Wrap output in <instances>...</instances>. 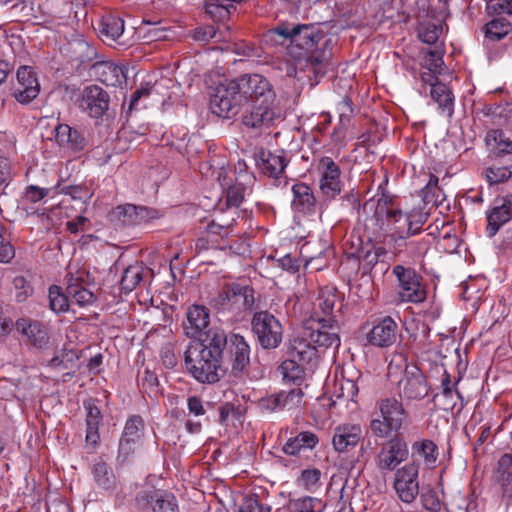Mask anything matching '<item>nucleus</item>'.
<instances>
[{
	"label": "nucleus",
	"mask_w": 512,
	"mask_h": 512,
	"mask_svg": "<svg viewBox=\"0 0 512 512\" xmlns=\"http://www.w3.org/2000/svg\"><path fill=\"white\" fill-rule=\"evenodd\" d=\"M304 393L301 388L296 387L288 391L281 390L278 393L262 397L259 400V407L265 412L276 410H293L301 406Z\"/></svg>",
	"instance_id": "obj_25"
},
{
	"label": "nucleus",
	"mask_w": 512,
	"mask_h": 512,
	"mask_svg": "<svg viewBox=\"0 0 512 512\" xmlns=\"http://www.w3.org/2000/svg\"><path fill=\"white\" fill-rule=\"evenodd\" d=\"M66 292L77 305L84 307L94 303L96 297L87 286L92 283V277L89 271L77 269L75 272L69 271L65 277Z\"/></svg>",
	"instance_id": "obj_21"
},
{
	"label": "nucleus",
	"mask_w": 512,
	"mask_h": 512,
	"mask_svg": "<svg viewBox=\"0 0 512 512\" xmlns=\"http://www.w3.org/2000/svg\"><path fill=\"white\" fill-rule=\"evenodd\" d=\"M392 274L397 280V299L400 303L418 304L426 300V285L414 268L398 264L393 267Z\"/></svg>",
	"instance_id": "obj_10"
},
{
	"label": "nucleus",
	"mask_w": 512,
	"mask_h": 512,
	"mask_svg": "<svg viewBox=\"0 0 512 512\" xmlns=\"http://www.w3.org/2000/svg\"><path fill=\"white\" fill-rule=\"evenodd\" d=\"M512 219V194L497 198L492 208L487 212L486 233L493 237L499 229Z\"/></svg>",
	"instance_id": "obj_28"
},
{
	"label": "nucleus",
	"mask_w": 512,
	"mask_h": 512,
	"mask_svg": "<svg viewBox=\"0 0 512 512\" xmlns=\"http://www.w3.org/2000/svg\"><path fill=\"white\" fill-rule=\"evenodd\" d=\"M392 198L382 195L377 202L369 200L363 210L372 212L364 220V233L369 242L385 245L394 256L399 255L404 247L416 246L419 253L427 250V241H408L416 235L410 221L401 209L393 206Z\"/></svg>",
	"instance_id": "obj_1"
},
{
	"label": "nucleus",
	"mask_w": 512,
	"mask_h": 512,
	"mask_svg": "<svg viewBox=\"0 0 512 512\" xmlns=\"http://www.w3.org/2000/svg\"><path fill=\"white\" fill-rule=\"evenodd\" d=\"M53 136L60 147L79 152L84 150L87 141L84 135L68 124L58 123L53 130Z\"/></svg>",
	"instance_id": "obj_34"
},
{
	"label": "nucleus",
	"mask_w": 512,
	"mask_h": 512,
	"mask_svg": "<svg viewBox=\"0 0 512 512\" xmlns=\"http://www.w3.org/2000/svg\"><path fill=\"white\" fill-rule=\"evenodd\" d=\"M292 45L288 53L299 69L312 73L315 78L326 73V48L329 40L325 33L311 24H297L292 27Z\"/></svg>",
	"instance_id": "obj_3"
},
{
	"label": "nucleus",
	"mask_w": 512,
	"mask_h": 512,
	"mask_svg": "<svg viewBox=\"0 0 512 512\" xmlns=\"http://www.w3.org/2000/svg\"><path fill=\"white\" fill-rule=\"evenodd\" d=\"M86 410V443L96 447L100 441L99 425L102 421L100 409L93 403H84Z\"/></svg>",
	"instance_id": "obj_38"
},
{
	"label": "nucleus",
	"mask_w": 512,
	"mask_h": 512,
	"mask_svg": "<svg viewBox=\"0 0 512 512\" xmlns=\"http://www.w3.org/2000/svg\"><path fill=\"white\" fill-rule=\"evenodd\" d=\"M216 37V29L212 25H205L197 27L193 31V39L195 41L208 43L210 40Z\"/></svg>",
	"instance_id": "obj_64"
},
{
	"label": "nucleus",
	"mask_w": 512,
	"mask_h": 512,
	"mask_svg": "<svg viewBox=\"0 0 512 512\" xmlns=\"http://www.w3.org/2000/svg\"><path fill=\"white\" fill-rule=\"evenodd\" d=\"M412 462H423L425 467L433 469L436 466L439 457V448L437 444L430 439H421L411 445Z\"/></svg>",
	"instance_id": "obj_35"
},
{
	"label": "nucleus",
	"mask_w": 512,
	"mask_h": 512,
	"mask_svg": "<svg viewBox=\"0 0 512 512\" xmlns=\"http://www.w3.org/2000/svg\"><path fill=\"white\" fill-rule=\"evenodd\" d=\"M16 330L33 346L43 348L48 344L49 336L43 325L36 320L19 318L15 322Z\"/></svg>",
	"instance_id": "obj_33"
},
{
	"label": "nucleus",
	"mask_w": 512,
	"mask_h": 512,
	"mask_svg": "<svg viewBox=\"0 0 512 512\" xmlns=\"http://www.w3.org/2000/svg\"><path fill=\"white\" fill-rule=\"evenodd\" d=\"M231 8L234 6L223 5L222 2H205V11L216 22H222L229 18Z\"/></svg>",
	"instance_id": "obj_52"
},
{
	"label": "nucleus",
	"mask_w": 512,
	"mask_h": 512,
	"mask_svg": "<svg viewBox=\"0 0 512 512\" xmlns=\"http://www.w3.org/2000/svg\"><path fill=\"white\" fill-rule=\"evenodd\" d=\"M388 252V248L383 244H375L374 251H367L364 256L365 265L368 269H372L379 261L380 257H384Z\"/></svg>",
	"instance_id": "obj_60"
},
{
	"label": "nucleus",
	"mask_w": 512,
	"mask_h": 512,
	"mask_svg": "<svg viewBox=\"0 0 512 512\" xmlns=\"http://www.w3.org/2000/svg\"><path fill=\"white\" fill-rule=\"evenodd\" d=\"M213 334H222L225 343L220 346L221 357L226 356L235 376L241 375L250 363V346L245 338L236 333L227 335L224 330L212 328Z\"/></svg>",
	"instance_id": "obj_13"
},
{
	"label": "nucleus",
	"mask_w": 512,
	"mask_h": 512,
	"mask_svg": "<svg viewBox=\"0 0 512 512\" xmlns=\"http://www.w3.org/2000/svg\"><path fill=\"white\" fill-rule=\"evenodd\" d=\"M430 96L438 105L441 114L451 118L454 114V94L445 83L434 84L430 89Z\"/></svg>",
	"instance_id": "obj_40"
},
{
	"label": "nucleus",
	"mask_w": 512,
	"mask_h": 512,
	"mask_svg": "<svg viewBox=\"0 0 512 512\" xmlns=\"http://www.w3.org/2000/svg\"><path fill=\"white\" fill-rule=\"evenodd\" d=\"M339 345L340 338L336 331L321 330L305 321L302 331L290 340L288 354L301 363L309 364L317 358L318 348Z\"/></svg>",
	"instance_id": "obj_4"
},
{
	"label": "nucleus",
	"mask_w": 512,
	"mask_h": 512,
	"mask_svg": "<svg viewBox=\"0 0 512 512\" xmlns=\"http://www.w3.org/2000/svg\"><path fill=\"white\" fill-rule=\"evenodd\" d=\"M319 443V437L312 431H301L290 437L282 447L284 454L299 456L302 452L313 450Z\"/></svg>",
	"instance_id": "obj_36"
},
{
	"label": "nucleus",
	"mask_w": 512,
	"mask_h": 512,
	"mask_svg": "<svg viewBox=\"0 0 512 512\" xmlns=\"http://www.w3.org/2000/svg\"><path fill=\"white\" fill-rule=\"evenodd\" d=\"M293 195L292 209L303 215H313L316 212L317 198L313 188L305 182H297L291 188Z\"/></svg>",
	"instance_id": "obj_29"
},
{
	"label": "nucleus",
	"mask_w": 512,
	"mask_h": 512,
	"mask_svg": "<svg viewBox=\"0 0 512 512\" xmlns=\"http://www.w3.org/2000/svg\"><path fill=\"white\" fill-rule=\"evenodd\" d=\"M225 343L222 334H213L212 329L202 341H191L184 351L187 372L199 383L214 384L226 373L220 346Z\"/></svg>",
	"instance_id": "obj_2"
},
{
	"label": "nucleus",
	"mask_w": 512,
	"mask_h": 512,
	"mask_svg": "<svg viewBox=\"0 0 512 512\" xmlns=\"http://www.w3.org/2000/svg\"><path fill=\"white\" fill-rule=\"evenodd\" d=\"M304 364L305 363H301L297 359L289 356V359L284 360L279 366L283 379L294 384H299L305 375Z\"/></svg>",
	"instance_id": "obj_45"
},
{
	"label": "nucleus",
	"mask_w": 512,
	"mask_h": 512,
	"mask_svg": "<svg viewBox=\"0 0 512 512\" xmlns=\"http://www.w3.org/2000/svg\"><path fill=\"white\" fill-rule=\"evenodd\" d=\"M149 271L140 263L129 265L123 272L120 287L124 293H130L141 283Z\"/></svg>",
	"instance_id": "obj_41"
},
{
	"label": "nucleus",
	"mask_w": 512,
	"mask_h": 512,
	"mask_svg": "<svg viewBox=\"0 0 512 512\" xmlns=\"http://www.w3.org/2000/svg\"><path fill=\"white\" fill-rule=\"evenodd\" d=\"M244 104L273 103L275 92L269 80L263 75L244 74L236 78Z\"/></svg>",
	"instance_id": "obj_16"
},
{
	"label": "nucleus",
	"mask_w": 512,
	"mask_h": 512,
	"mask_svg": "<svg viewBox=\"0 0 512 512\" xmlns=\"http://www.w3.org/2000/svg\"><path fill=\"white\" fill-rule=\"evenodd\" d=\"M109 94L98 85L84 88L78 100L80 110L91 118H101L109 108Z\"/></svg>",
	"instance_id": "obj_22"
},
{
	"label": "nucleus",
	"mask_w": 512,
	"mask_h": 512,
	"mask_svg": "<svg viewBox=\"0 0 512 512\" xmlns=\"http://www.w3.org/2000/svg\"><path fill=\"white\" fill-rule=\"evenodd\" d=\"M288 161L280 153L269 152L265 158L262 159L261 171L268 177L277 179L283 174Z\"/></svg>",
	"instance_id": "obj_43"
},
{
	"label": "nucleus",
	"mask_w": 512,
	"mask_h": 512,
	"mask_svg": "<svg viewBox=\"0 0 512 512\" xmlns=\"http://www.w3.org/2000/svg\"><path fill=\"white\" fill-rule=\"evenodd\" d=\"M245 187L241 183L230 185L226 189V206L238 208L244 200Z\"/></svg>",
	"instance_id": "obj_54"
},
{
	"label": "nucleus",
	"mask_w": 512,
	"mask_h": 512,
	"mask_svg": "<svg viewBox=\"0 0 512 512\" xmlns=\"http://www.w3.org/2000/svg\"><path fill=\"white\" fill-rule=\"evenodd\" d=\"M409 456L406 441L398 434L382 445L376 456V466L382 472H391L404 462Z\"/></svg>",
	"instance_id": "obj_19"
},
{
	"label": "nucleus",
	"mask_w": 512,
	"mask_h": 512,
	"mask_svg": "<svg viewBox=\"0 0 512 512\" xmlns=\"http://www.w3.org/2000/svg\"><path fill=\"white\" fill-rule=\"evenodd\" d=\"M49 308L55 314L69 311L70 296L58 285H51L48 289Z\"/></svg>",
	"instance_id": "obj_44"
},
{
	"label": "nucleus",
	"mask_w": 512,
	"mask_h": 512,
	"mask_svg": "<svg viewBox=\"0 0 512 512\" xmlns=\"http://www.w3.org/2000/svg\"><path fill=\"white\" fill-rule=\"evenodd\" d=\"M406 215L416 234L422 231V226L425 224L429 217V214L422 208H413L411 211L407 212Z\"/></svg>",
	"instance_id": "obj_58"
},
{
	"label": "nucleus",
	"mask_w": 512,
	"mask_h": 512,
	"mask_svg": "<svg viewBox=\"0 0 512 512\" xmlns=\"http://www.w3.org/2000/svg\"><path fill=\"white\" fill-rule=\"evenodd\" d=\"M244 105L236 79L220 82L211 95L210 107L214 114L222 118L236 116Z\"/></svg>",
	"instance_id": "obj_11"
},
{
	"label": "nucleus",
	"mask_w": 512,
	"mask_h": 512,
	"mask_svg": "<svg viewBox=\"0 0 512 512\" xmlns=\"http://www.w3.org/2000/svg\"><path fill=\"white\" fill-rule=\"evenodd\" d=\"M254 293L250 286L233 283L225 285L213 299V303L218 312L237 317L242 312L252 310L255 303Z\"/></svg>",
	"instance_id": "obj_9"
},
{
	"label": "nucleus",
	"mask_w": 512,
	"mask_h": 512,
	"mask_svg": "<svg viewBox=\"0 0 512 512\" xmlns=\"http://www.w3.org/2000/svg\"><path fill=\"white\" fill-rule=\"evenodd\" d=\"M447 3L437 2L435 6L431 2H422L416 15L418 20V37L426 44H436L447 17Z\"/></svg>",
	"instance_id": "obj_8"
},
{
	"label": "nucleus",
	"mask_w": 512,
	"mask_h": 512,
	"mask_svg": "<svg viewBox=\"0 0 512 512\" xmlns=\"http://www.w3.org/2000/svg\"><path fill=\"white\" fill-rule=\"evenodd\" d=\"M508 137L501 129H491L486 133L485 141L487 145H492L497 149V153L504 145Z\"/></svg>",
	"instance_id": "obj_63"
},
{
	"label": "nucleus",
	"mask_w": 512,
	"mask_h": 512,
	"mask_svg": "<svg viewBox=\"0 0 512 512\" xmlns=\"http://www.w3.org/2000/svg\"><path fill=\"white\" fill-rule=\"evenodd\" d=\"M139 386L148 395L156 394L159 386V379L155 372L145 369L143 375L139 379Z\"/></svg>",
	"instance_id": "obj_56"
},
{
	"label": "nucleus",
	"mask_w": 512,
	"mask_h": 512,
	"mask_svg": "<svg viewBox=\"0 0 512 512\" xmlns=\"http://www.w3.org/2000/svg\"><path fill=\"white\" fill-rule=\"evenodd\" d=\"M91 474L99 489L108 491L116 486V476L112 468L102 459H96L91 466Z\"/></svg>",
	"instance_id": "obj_39"
},
{
	"label": "nucleus",
	"mask_w": 512,
	"mask_h": 512,
	"mask_svg": "<svg viewBox=\"0 0 512 512\" xmlns=\"http://www.w3.org/2000/svg\"><path fill=\"white\" fill-rule=\"evenodd\" d=\"M78 353L73 349H61L49 360L48 366L57 370L73 369L78 360Z\"/></svg>",
	"instance_id": "obj_46"
},
{
	"label": "nucleus",
	"mask_w": 512,
	"mask_h": 512,
	"mask_svg": "<svg viewBox=\"0 0 512 512\" xmlns=\"http://www.w3.org/2000/svg\"><path fill=\"white\" fill-rule=\"evenodd\" d=\"M252 332L258 344L265 350L276 349L283 339L284 328L280 320L269 311L254 313L251 320Z\"/></svg>",
	"instance_id": "obj_12"
},
{
	"label": "nucleus",
	"mask_w": 512,
	"mask_h": 512,
	"mask_svg": "<svg viewBox=\"0 0 512 512\" xmlns=\"http://www.w3.org/2000/svg\"><path fill=\"white\" fill-rule=\"evenodd\" d=\"M487 181L491 184H498L507 181L512 176V165L510 167H489L485 170Z\"/></svg>",
	"instance_id": "obj_55"
},
{
	"label": "nucleus",
	"mask_w": 512,
	"mask_h": 512,
	"mask_svg": "<svg viewBox=\"0 0 512 512\" xmlns=\"http://www.w3.org/2000/svg\"><path fill=\"white\" fill-rule=\"evenodd\" d=\"M134 506L140 512H179V503L174 493L156 488L137 492Z\"/></svg>",
	"instance_id": "obj_15"
},
{
	"label": "nucleus",
	"mask_w": 512,
	"mask_h": 512,
	"mask_svg": "<svg viewBox=\"0 0 512 512\" xmlns=\"http://www.w3.org/2000/svg\"><path fill=\"white\" fill-rule=\"evenodd\" d=\"M17 85L13 89V96L20 104H29L40 92L37 73L32 66H20L16 73Z\"/></svg>",
	"instance_id": "obj_23"
},
{
	"label": "nucleus",
	"mask_w": 512,
	"mask_h": 512,
	"mask_svg": "<svg viewBox=\"0 0 512 512\" xmlns=\"http://www.w3.org/2000/svg\"><path fill=\"white\" fill-rule=\"evenodd\" d=\"M94 76L106 86H121L126 82V69L110 61L96 62L92 67Z\"/></svg>",
	"instance_id": "obj_32"
},
{
	"label": "nucleus",
	"mask_w": 512,
	"mask_h": 512,
	"mask_svg": "<svg viewBox=\"0 0 512 512\" xmlns=\"http://www.w3.org/2000/svg\"><path fill=\"white\" fill-rule=\"evenodd\" d=\"M398 334L397 322L391 316H385L373 324L366 334V341L373 347L389 348L396 343Z\"/></svg>",
	"instance_id": "obj_24"
},
{
	"label": "nucleus",
	"mask_w": 512,
	"mask_h": 512,
	"mask_svg": "<svg viewBox=\"0 0 512 512\" xmlns=\"http://www.w3.org/2000/svg\"><path fill=\"white\" fill-rule=\"evenodd\" d=\"M292 28L285 24H280L273 29H269L263 34L262 41L266 46H283L287 43L292 45Z\"/></svg>",
	"instance_id": "obj_42"
},
{
	"label": "nucleus",
	"mask_w": 512,
	"mask_h": 512,
	"mask_svg": "<svg viewBox=\"0 0 512 512\" xmlns=\"http://www.w3.org/2000/svg\"><path fill=\"white\" fill-rule=\"evenodd\" d=\"M364 438L363 428L357 423H341L333 429L332 446L339 453L353 450Z\"/></svg>",
	"instance_id": "obj_26"
},
{
	"label": "nucleus",
	"mask_w": 512,
	"mask_h": 512,
	"mask_svg": "<svg viewBox=\"0 0 512 512\" xmlns=\"http://www.w3.org/2000/svg\"><path fill=\"white\" fill-rule=\"evenodd\" d=\"M318 174V186L322 196L329 201L335 200L343 191L342 171L337 162L329 156H320L315 165Z\"/></svg>",
	"instance_id": "obj_14"
},
{
	"label": "nucleus",
	"mask_w": 512,
	"mask_h": 512,
	"mask_svg": "<svg viewBox=\"0 0 512 512\" xmlns=\"http://www.w3.org/2000/svg\"><path fill=\"white\" fill-rule=\"evenodd\" d=\"M209 323L210 314L208 309L203 305L194 304L187 309L183 329L188 337L197 338L208 327Z\"/></svg>",
	"instance_id": "obj_31"
},
{
	"label": "nucleus",
	"mask_w": 512,
	"mask_h": 512,
	"mask_svg": "<svg viewBox=\"0 0 512 512\" xmlns=\"http://www.w3.org/2000/svg\"><path fill=\"white\" fill-rule=\"evenodd\" d=\"M419 464L410 462L394 473L393 487L401 501L412 503L419 493Z\"/></svg>",
	"instance_id": "obj_20"
},
{
	"label": "nucleus",
	"mask_w": 512,
	"mask_h": 512,
	"mask_svg": "<svg viewBox=\"0 0 512 512\" xmlns=\"http://www.w3.org/2000/svg\"><path fill=\"white\" fill-rule=\"evenodd\" d=\"M235 222V218L231 217L230 221L224 223H218L216 219H213L206 228V242H213L215 236H219L221 239L226 238L231 232V226Z\"/></svg>",
	"instance_id": "obj_50"
},
{
	"label": "nucleus",
	"mask_w": 512,
	"mask_h": 512,
	"mask_svg": "<svg viewBox=\"0 0 512 512\" xmlns=\"http://www.w3.org/2000/svg\"><path fill=\"white\" fill-rule=\"evenodd\" d=\"M402 369L403 375L398 381L400 397L408 401H420L424 399L430 391L428 380L417 366L408 365L404 357L398 356L390 361L388 365V377L392 379V377Z\"/></svg>",
	"instance_id": "obj_6"
},
{
	"label": "nucleus",
	"mask_w": 512,
	"mask_h": 512,
	"mask_svg": "<svg viewBox=\"0 0 512 512\" xmlns=\"http://www.w3.org/2000/svg\"><path fill=\"white\" fill-rule=\"evenodd\" d=\"M160 359L162 364L167 369H173L177 365L178 360L172 344L166 343L164 346H162L160 351Z\"/></svg>",
	"instance_id": "obj_61"
},
{
	"label": "nucleus",
	"mask_w": 512,
	"mask_h": 512,
	"mask_svg": "<svg viewBox=\"0 0 512 512\" xmlns=\"http://www.w3.org/2000/svg\"><path fill=\"white\" fill-rule=\"evenodd\" d=\"M294 512H322L325 504L320 498L304 496L290 501Z\"/></svg>",
	"instance_id": "obj_49"
},
{
	"label": "nucleus",
	"mask_w": 512,
	"mask_h": 512,
	"mask_svg": "<svg viewBox=\"0 0 512 512\" xmlns=\"http://www.w3.org/2000/svg\"><path fill=\"white\" fill-rule=\"evenodd\" d=\"M100 32L107 38L116 41L124 32V20L119 16L107 15L101 20Z\"/></svg>",
	"instance_id": "obj_48"
},
{
	"label": "nucleus",
	"mask_w": 512,
	"mask_h": 512,
	"mask_svg": "<svg viewBox=\"0 0 512 512\" xmlns=\"http://www.w3.org/2000/svg\"><path fill=\"white\" fill-rule=\"evenodd\" d=\"M159 217V211L154 208L129 203L116 206L108 214L109 221L116 228L143 225Z\"/></svg>",
	"instance_id": "obj_17"
},
{
	"label": "nucleus",
	"mask_w": 512,
	"mask_h": 512,
	"mask_svg": "<svg viewBox=\"0 0 512 512\" xmlns=\"http://www.w3.org/2000/svg\"><path fill=\"white\" fill-rule=\"evenodd\" d=\"M251 108L242 114V124L247 128L269 127L275 117L273 103H250Z\"/></svg>",
	"instance_id": "obj_30"
},
{
	"label": "nucleus",
	"mask_w": 512,
	"mask_h": 512,
	"mask_svg": "<svg viewBox=\"0 0 512 512\" xmlns=\"http://www.w3.org/2000/svg\"><path fill=\"white\" fill-rule=\"evenodd\" d=\"M486 12L495 16L483 26V33L490 41H500L512 31V24L502 15L512 16V2H486Z\"/></svg>",
	"instance_id": "obj_18"
},
{
	"label": "nucleus",
	"mask_w": 512,
	"mask_h": 512,
	"mask_svg": "<svg viewBox=\"0 0 512 512\" xmlns=\"http://www.w3.org/2000/svg\"><path fill=\"white\" fill-rule=\"evenodd\" d=\"M341 393L338 397H342L348 401L356 402V397L358 395V385L357 382L353 380H343L340 384Z\"/></svg>",
	"instance_id": "obj_62"
},
{
	"label": "nucleus",
	"mask_w": 512,
	"mask_h": 512,
	"mask_svg": "<svg viewBox=\"0 0 512 512\" xmlns=\"http://www.w3.org/2000/svg\"><path fill=\"white\" fill-rule=\"evenodd\" d=\"M381 419H372L370 429L379 438H388L398 433L408 422L409 412L402 401L395 396L381 398L377 402Z\"/></svg>",
	"instance_id": "obj_7"
},
{
	"label": "nucleus",
	"mask_w": 512,
	"mask_h": 512,
	"mask_svg": "<svg viewBox=\"0 0 512 512\" xmlns=\"http://www.w3.org/2000/svg\"><path fill=\"white\" fill-rule=\"evenodd\" d=\"M145 424L141 416L132 415L125 423L120 441L118 455L125 460L134 452L136 444L144 434Z\"/></svg>",
	"instance_id": "obj_27"
},
{
	"label": "nucleus",
	"mask_w": 512,
	"mask_h": 512,
	"mask_svg": "<svg viewBox=\"0 0 512 512\" xmlns=\"http://www.w3.org/2000/svg\"><path fill=\"white\" fill-rule=\"evenodd\" d=\"M443 66V52L438 48L428 50L424 57V67L427 70L440 74L443 70Z\"/></svg>",
	"instance_id": "obj_53"
},
{
	"label": "nucleus",
	"mask_w": 512,
	"mask_h": 512,
	"mask_svg": "<svg viewBox=\"0 0 512 512\" xmlns=\"http://www.w3.org/2000/svg\"><path fill=\"white\" fill-rule=\"evenodd\" d=\"M496 483L501 487L503 496L512 500V454H503L494 471Z\"/></svg>",
	"instance_id": "obj_37"
},
{
	"label": "nucleus",
	"mask_w": 512,
	"mask_h": 512,
	"mask_svg": "<svg viewBox=\"0 0 512 512\" xmlns=\"http://www.w3.org/2000/svg\"><path fill=\"white\" fill-rule=\"evenodd\" d=\"M322 472L318 468H307L301 471L297 478V485L302 487L305 491L315 493L321 486Z\"/></svg>",
	"instance_id": "obj_47"
},
{
	"label": "nucleus",
	"mask_w": 512,
	"mask_h": 512,
	"mask_svg": "<svg viewBox=\"0 0 512 512\" xmlns=\"http://www.w3.org/2000/svg\"><path fill=\"white\" fill-rule=\"evenodd\" d=\"M343 301L344 295L336 287L327 285L320 288L313 310L305 321L321 330L337 332V316L341 313Z\"/></svg>",
	"instance_id": "obj_5"
},
{
	"label": "nucleus",
	"mask_w": 512,
	"mask_h": 512,
	"mask_svg": "<svg viewBox=\"0 0 512 512\" xmlns=\"http://www.w3.org/2000/svg\"><path fill=\"white\" fill-rule=\"evenodd\" d=\"M5 227L0 224V262L8 263L15 256L14 247L11 245L10 241L7 240L4 236Z\"/></svg>",
	"instance_id": "obj_59"
},
{
	"label": "nucleus",
	"mask_w": 512,
	"mask_h": 512,
	"mask_svg": "<svg viewBox=\"0 0 512 512\" xmlns=\"http://www.w3.org/2000/svg\"><path fill=\"white\" fill-rule=\"evenodd\" d=\"M13 285L16 289V301L21 303L27 300L33 293V288L23 276H17L13 279Z\"/></svg>",
	"instance_id": "obj_57"
},
{
	"label": "nucleus",
	"mask_w": 512,
	"mask_h": 512,
	"mask_svg": "<svg viewBox=\"0 0 512 512\" xmlns=\"http://www.w3.org/2000/svg\"><path fill=\"white\" fill-rule=\"evenodd\" d=\"M11 11L20 12L23 21L36 20L42 14L39 2H17L11 7Z\"/></svg>",
	"instance_id": "obj_51"
}]
</instances>
